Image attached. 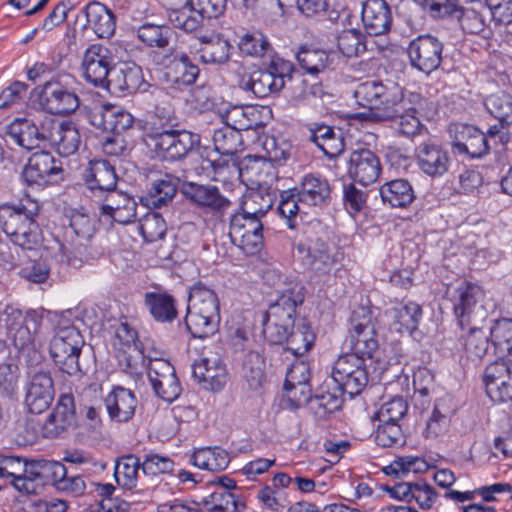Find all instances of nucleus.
Returning <instances> with one entry per match:
<instances>
[{
	"label": "nucleus",
	"mask_w": 512,
	"mask_h": 512,
	"mask_svg": "<svg viewBox=\"0 0 512 512\" xmlns=\"http://www.w3.org/2000/svg\"><path fill=\"white\" fill-rule=\"evenodd\" d=\"M39 208L35 201L26 199L18 205L0 208V226L10 240L23 249H33L41 240L36 221Z\"/></svg>",
	"instance_id": "1"
},
{
	"label": "nucleus",
	"mask_w": 512,
	"mask_h": 512,
	"mask_svg": "<svg viewBox=\"0 0 512 512\" xmlns=\"http://www.w3.org/2000/svg\"><path fill=\"white\" fill-rule=\"evenodd\" d=\"M304 301L302 287L294 285L283 291L269 306L263 323V335L271 344H284L295 326L296 308Z\"/></svg>",
	"instance_id": "2"
},
{
	"label": "nucleus",
	"mask_w": 512,
	"mask_h": 512,
	"mask_svg": "<svg viewBox=\"0 0 512 512\" xmlns=\"http://www.w3.org/2000/svg\"><path fill=\"white\" fill-rule=\"evenodd\" d=\"M220 322L219 301L211 289L195 284L189 293L185 324L193 337L214 334Z\"/></svg>",
	"instance_id": "3"
},
{
	"label": "nucleus",
	"mask_w": 512,
	"mask_h": 512,
	"mask_svg": "<svg viewBox=\"0 0 512 512\" xmlns=\"http://www.w3.org/2000/svg\"><path fill=\"white\" fill-rule=\"evenodd\" d=\"M402 91L397 86H385L381 82L366 81L354 90L356 102L368 109L363 119L371 122L389 121L395 113L400 112L399 100Z\"/></svg>",
	"instance_id": "4"
},
{
	"label": "nucleus",
	"mask_w": 512,
	"mask_h": 512,
	"mask_svg": "<svg viewBox=\"0 0 512 512\" xmlns=\"http://www.w3.org/2000/svg\"><path fill=\"white\" fill-rule=\"evenodd\" d=\"M41 469L39 464L28 463L20 457L0 455V478L21 493L38 494L43 489Z\"/></svg>",
	"instance_id": "5"
},
{
	"label": "nucleus",
	"mask_w": 512,
	"mask_h": 512,
	"mask_svg": "<svg viewBox=\"0 0 512 512\" xmlns=\"http://www.w3.org/2000/svg\"><path fill=\"white\" fill-rule=\"evenodd\" d=\"M84 339L74 326L59 327L50 341V355L61 371L75 375L81 371L79 356Z\"/></svg>",
	"instance_id": "6"
},
{
	"label": "nucleus",
	"mask_w": 512,
	"mask_h": 512,
	"mask_svg": "<svg viewBox=\"0 0 512 512\" xmlns=\"http://www.w3.org/2000/svg\"><path fill=\"white\" fill-rule=\"evenodd\" d=\"M332 379L339 391L357 395L367 385L365 360L358 354L346 353L338 357L332 368Z\"/></svg>",
	"instance_id": "7"
},
{
	"label": "nucleus",
	"mask_w": 512,
	"mask_h": 512,
	"mask_svg": "<svg viewBox=\"0 0 512 512\" xmlns=\"http://www.w3.org/2000/svg\"><path fill=\"white\" fill-rule=\"evenodd\" d=\"M293 69L290 61L275 57L266 70L254 71L244 88L261 98L279 92L285 86V79L291 77Z\"/></svg>",
	"instance_id": "8"
},
{
	"label": "nucleus",
	"mask_w": 512,
	"mask_h": 512,
	"mask_svg": "<svg viewBox=\"0 0 512 512\" xmlns=\"http://www.w3.org/2000/svg\"><path fill=\"white\" fill-rule=\"evenodd\" d=\"M235 488L236 482L233 479L218 477L207 483L206 491L197 505L208 512H240L245 508V503L231 492Z\"/></svg>",
	"instance_id": "9"
},
{
	"label": "nucleus",
	"mask_w": 512,
	"mask_h": 512,
	"mask_svg": "<svg viewBox=\"0 0 512 512\" xmlns=\"http://www.w3.org/2000/svg\"><path fill=\"white\" fill-rule=\"evenodd\" d=\"M458 302L454 311L461 326L479 323L487 317L485 294L480 286L465 282L457 289Z\"/></svg>",
	"instance_id": "10"
},
{
	"label": "nucleus",
	"mask_w": 512,
	"mask_h": 512,
	"mask_svg": "<svg viewBox=\"0 0 512 512\" xmlns=\"http://www.w3.org/2000/svg\"><path fill=\"white\" fill-rule=\"evenodd\" d=\"M352 354H358L362 359L371 358L378 348L375 338V325L370 309L364 306L354 310L351 317Z\"/></svg>",
	"instance_id": "11"
},
{
	"label": "nucleus",
	"mask_w": 512,
	"mask_h": 512,
	"mask_svg": "<svg viewBox=\"0 0 512 512\" xmlns=\"http://www.w3.org/2000/svg\"><path fill=\"white\" fill-rule=\"evenodd\" d=\"M483 381L488 397L493 402L512 400V358L500 357L484 370Z\"/></svg>",
	"instance_id": "12"
},
{
	"label": "nucleus",
	"mask_w": 512,
	"mask_h": 512,
	"mask_svg": "<svg viewBox=\"0 0 512 512\" xmlns=\"http://www.w3.org/2000/svg\"><path fill=\"white\" fill-rule=\"evenodd\" d=\"M152 148L163 160H177L199 143V136L188 131H163L151 137Z\"/></svg>",
	"instance_id": "13"
},
{
	"label": "nucleus",
	"mask_w": 512,
	"mask_h": 512,
	"mask_svg": "<svg viewBox=\"0 0 512 512\" xmlns=\"http://www.w3.org/2000/svg\"><path fill=\"white\" fill-rule=\"evenodd\" d=\"M153 60L166 68L165 75L174 84L192 85L199 75L198 66L190 61L188 55L174 49L154 52Z\"/></svg>",
	"instance_id": "14"
},
{
	"label": "nucleus",
	"mask_w": 512,
	"mask_h": 512,
	"mask_svg": "<svg viewBox=\"0 0 512 512\" xmlns=\"http://www.w3.org/2000/svg\"><path fill=\"white\" fill-rule=\"evenodd\" d=\"M261 220L235 214L230 222L229 236L245 254L254 255L263 245Z\"/></svg>",
	"instance_id": "15"
},
{
	"label": "nucleus",
	"mask_w": 512,
	"mask_h": 512,
	"mask_svg": "<svg viewBox=\"0 0 512 512\" xmlns=\"http://www.w3.org/2000/svg\"><path fill=\"white\" fill-rule=\"evenodd\" d=\"M46 142L57 148L60 155L74 154L81 143L80 133L73 122L59 121L51 116L43 119Z\"/></svg>",
	"instance_id": "16"
},
{
	"label": "nucleus",
	"mask_w": 512,
	"mask_h": 512,
	"mask_svg": "<svg viewBox=\"0 0 512 512\" xmlns=\"http://www.w3.org/2000/svg\"><path fill=\"white\" fill-rule=\"evenodd\" d=\"M443 44L430 35L419 36L408 47V55L413 67L429 74L436 70L442 60Z\"/></svg>",
	"instance_id": "17"
},
{
	"label": "nucleus",
	"mask_w": 512,
	"mask_h": 512,
	"mask_svg": "<svg viewBox=\"0 0 512 512\" xmlns=\"http://www.w3.org/2000/svg\"><path fill=\"white\" fill-rule=\"evenodd\" d=\"M155 394L166 402H172L181 393V386L174 367L164 359H152L147 370Z\"/></svg>",
	"instance_id": "18"
},
{
	"label": "nucleus",
	"mask_w": 512,
	"mask_h": 512,
	"mask_svg": "<svg viewBox=\"0 0 512 512\" xmlns=\"http://www.w3.org/2000/svg\"><path fill=\"white\" fill-rule=\"evenodd\" d=\"M54 396V382L48 371L40 370L30 375L25 391V405L29 412H44L50 407Z\"/></svg>",
	"instance_id": "19"
},
{
	"label": "nucleus",
	"mask_w": 512,
	"mask_h": 512,
	"mask_svg": "<svg viewBox=\"0 0 512 512\" xmlns=\"http://www.w3.org/2000/svg\"><path fill=\"white\" fill-rule=\"evenodd\" d=\"M40 104L51 114L74 112L79 106L78 96L59 82H47L39 95Z\"/></svg>",
	"instance_id": "20"
},
{
	"label": "nucleus",
	"mask_w": 512,
	"mask_h": 512,
	"mask_svg": "<svg viewBox=\"0 0 512 512\" xmlns=\"http://www.w3.org/2000/svg\"><path fill=\"white\" fill-rule=\"evenodd\" d=\"M449 131L453 137L452 146L459 153L477 158L488 152L486 135L476 127L455 124L450 127Z\"/></svg>",
	"instance_id": "21"
},
{
	"label": "nucleus",
	"mask_w": 512,
	"mask_h": 512,
	"mask_svg": "<svg viewBox=\"0 0 512 512\" xmlns=\"http://www.w3.org/2000/svg\"><path fill=\"white\" fill-rule=\"evenodd\" d=\"M361 20L365 31L372 36L388 33L392 25V14L385 0H366L362 6Z\"/></svg>",
	"instance_id": "22"
},
{
	"label": "nucleus",
	"mask_w": 512,
	"mask_h": 512,
	"mask_svg": "<svg viewBox=\"0 0 512 512\" xmlns=\"http://www.w3.org/2000/svg\"><path fill=\"white\" fill-rule=\"evenodd\" d=\"M110 67V52L106 47L94 44L85 51L82 68L87 81L94 85L107 83Z\"/></svg>",
	"instance_id": "23"
},
{
	"label": "nucleus",
	"mask_w": 512,
	"mask_h": 512,
	"mask_svg": "<svg viewBox=\"0 0 512 512\" xmlns=\"http://www.w3.org/2000/svg\"><path fill=\"white\" fill-rule=\"evenodd\" d=\"M380 172V161L370 150L362 149L351 154L348 173L354 181L368 186L379 178Z\"/></svg>",
	"instance_id": "24"
},
{
	"label": "nucleus",
	"mask_w": 512,
	"mask_h": 512,
	"mask_svg": "<svg viewBox=\"0 0 512 512\" xmlns=\"http://www.w3.org/2000/svg\"><path fill=\"white\" fill-rule=\"evenodd\" d=\"M193 376L208 390H220L226 382V368L216 353H211L198 361L192 367Z\"/></svg>",
	"instance_id": "25"
},
{
	"label": "nucleus",
	"mask_w": 512,
	"mask_h": 512,
	"mask_svg": "<svg viewBox=\"0 0 512 512\" xmlns=\"http://www.w3.org/2000/svg\"><path fill=\"white\" fill-rule=\"evenodd\" d=\"M137 203L128 194L111 191L106 194L101 205V214L122 225L132 223L136 219Z\"/></svg>",
	"instance_id": "26"
},
{
	"label": "nucleus",
	"mask_w": 512,
	"mask_h": 512,
	"mask_svg": "<svg viewBox=\"0 0 512 512\" xmlns=\"http://www.w3.org/2000/svg\"><path fill=\"white\" fill-rule=\"evenodd\" d=\"M75 423V406L72 395H62L53 412L43 424V434L48 438L60 436Z\"/></svg>",
	"instance_id": "27"
},
{
	"label": "nucleus",
	"mask_w": 512,
	"mask_h": 512,
	"mask_svg": "<svg viewBox=\"0 0 512 512\" xmlns=\"http://www.w3.org/2000/svg\"><path fill=\"white\" fill-rule=\"evenodd\" d=\"M6 134L17 145L27 150L39 148L46 142L43 120L38 127L29 119L17 118L6 126Z\"/></svg>",
	"instance_id": "28"
},
{
	"label": "nucleus",
	"mask_w": 512,
	"mask_h": 512,
	"mask_svg": "<svg viewBox=\"0 0 512 512\" xmlns=\"http://www.w3.org/2000/svg\"><path fill=\"white\" fill-rule=\"evenodd\" d=\"M310 370L307 363H294L286 374L284 389L291 401L297 406L306 404L311 399Z\"/></svg>",
	"instance_id": "29"
},
{
	"label": "nucleus",
	"mask_w": 512,
	"mask_h": 512,
	"mask_svg": "<svg viewBox=\"0 0 512 512\" xmlns=\"http://www.w3.org/2000/svg\"><path fill=\"white\" fill-rule=\"evenodd\" d=\"M183 193L194 204L211 212H223L230 205V201L215 186L191 182L183 187Z\"/></svg>",
	"instance_id": "30"
},
{
	"label": "nucleus",
	"mask_w": 512,
	"mask_h": 512,
	"mask_svg": "<svg viewBox=\"0 0 512 512\" xmlns=\"http://www.w3.org/2000/svg\"><path fill=\"white\" fill-rule=\"evenodd\" d=\"M296 250L303 264L316 272H324L332 264L327 245L319 239L300 241Z\"/></svg>",
	"instance_id": "31"
},
{
	"label": "nucleus",
	"mask_w": 512,
	"mask_h": 512,
	"mask_svg": "<svg viewBox=\"0 0 512 512\" xmlns=\"http://www.w3.org/2000/svg\"><path fill=\"white\" fill-rule=\"evenodd\" d=\"M144 83L142 69L134 63H124L112 72L107 87L113 93H135Z\"/></svg>",
	"instance_id": "32"
},
{
	"label": "nucleus",
	"mask_w": 512,
	"mask_h": 512,
	"mask_svg": "<svg viewBox=\"0 0 512 512\" xmlns=\"http://www.w3.org/2000/svg\"><path fill=\"white\" fill-rule=\"evenodd\" d=\"M105 405L112 419L127 422L135 413L137 400L130 390L116 387L105 398Z\"/></svg>",
	"instance_id": "33"
},
{
	"label": "nucleus",
	"mask_w": 512,
	"mask_h": 512,
	"mask_svg": "<svg viewBox=\"0 0 512 512\" xmlns=\"http://www.w3.org/2000/svg\"><path fill=\"white\" fill-rule=\"evenodd\" d=\"M417 157L420 168L427 175L440 176L448 170V154L435 143L421 144L418 148Z\"/></svg>",
	"instance_id": "34"
},
{
	"label": "nucleus",
	"mask_w": 512,
	"mask_h": 512,
	"mask_svg": "<svg viewBox=\"0 0 512 512\" xmlns=\"http://www.w3.org/2000/svg\"><path fill=\"white\" fill-rule=\"evenodd\" d=\"M60 167L55 158L49 152L34 153L24 167L22 177L29 184H39L48 176L57 174Z\"/></svg>",
	"instance_id": "35"
},
{
	"label": "nucleus",
	"mask_w": 512,
	"mask_h": 512,
	"mask_svg": "<svg viewBox=\"0 0 512 512\" xmlns=\"http://www.w3.org/2000/svg\"><path fill=\"white\" fill-rule=\"evenodd\" d=\"M85 181L90 190L115 191L117 176L114 167L106 160L91 161L85 172Z\"/></svg>",
	"instance_id": "36"
},
{
	"label": "nucleus",
	"mask_w": 512,
	"mask_h": 512,
	"mask_svg": "<svg viewBox=\"0 0 512 512\" xmlns=\"http://www.w3.org/2000/svg\"><path fill=\"white\" fill-rule=\"evenodd\" d=\"M203 44L199 50L200 60L206 64L223 65L230 60L232 45L227 39L217 36H200Z\"/></svg>",
	"instance_id": "37"
},
{
	"label": "nucleus",
	"mask_w": 512,
	"mask_h": 512,
	"mask_svg": "<svg viewBox=\"0 0 512 512\" xmlns=\"http://www.w3.org/2000/svg\"><path fill=\"white\" fill-rule=\"evenodd\" d=\"M422 309L415 302H407L390 311L391 327L399 333H412L418 327Z\"/></svg>",
	"instance_id": "38"
},
{
	"label": "nucleus",
	"mask_w": 512,
	"mask_h": 512,
	"mask_svg": "<svg viewBox=\"0 0 512 512\" xmlns=\"http://www.w3.org/2000/svg\"><path fill=\"white\" fill-rule=\"evenodd\" d=\"M299 200L302 204L320 205L330 195V187L326 179L313 174L303 177L298 191Z\"/></svg>",
	"instance_id": "39"
},
{
	"label": "nucleus",
	"mask_w": 512,
	"mask_h": 512,
	"mask_svg": "<svg viewBox=\"0 0 512 512\" xmlns=\"http://www.w3.org/2000/svg\"><path fill=\"white\" fill-rule=\"evenodd\" d=\"M273 202L274 196L272 193L263 190H251L243 196L240 212L237 214L261 220L272 207Z\"/></svg>",
	"instance_id": "40"
},
{
	"label": "nucleus",
	"mask_w": 512,
	"mask_h": 512,
	"mask_svg": "<svg viewBox=\"0 0 512 512\" xmlns=\"http://www.w3.org/2000/svg\"><path fill=\"white\" fill-rule=\"evenodd\" d=\"M86 17L98 37L108 38L113 35L115 18L105 5L99 2L90 3L86 7Z\"/></svg>",
	"instance_id": "41"
},
{
	"label": "nucleus",
	"mask_w": 512,
	"mask_h": 512,
	"mask_svg": "<svg viewBox=\"0 0 512 512\" xmlns=\"http://www.w3.org/2000/svg\"><path fill=\"white\" fill-rule=\"evenodd\" d=\"M380 195L383 202L392 207H406L415 198L412 186L405 179H396L385 183L380 188Z\"/></svg>",
	"instance_id": "42"
},
{
	"label": "nucleus",
	"mask_w": 512,
	"mask_h": 512,
	"mask_svg": "<svg viewBox=\"0 0 512 512\" xmlns=\"http://www.w3.org/2000/svg\"><path fill=\"white\" fill-rule=\"evenodd\" d=\"M177 186L178 179L171 175H165L164 178L154 180L145 197L147 205L153 208L166 206L174 198Z\"/></svg>",
	"instance_id": "43"
},
{
	"label": "nucleus",
	"mask_w": 512,
	"mask_h": 512,
	"mask_svg": "<svg viewBox=\"0 0 512 512\" xmlns=\"http://www.w3.org/2000/svg\"><path fill=\"white\" fill-rule=\"evenodd\" d=\"M314 341L315 334L310 325L301 319L295 324L284 344L293 355L302 356L312 348Z\"/></svg>",
	"instance_id": "44"
},
{
	"label": "nucleus",
	"mask_w": 512,
	"mask_h": 512,
	"mask_svg": "<svg viewBox=\"0 0 512 512\" xmlns=\"http://www.w3.org/2000/svg\"><path fill=\"white\" fill-rule=\"evenodd\" d=\"M145 304L157 321L170 322L177 316L174 298L165 292H149L145 294Z\"/></svg>",
	"instance_id": "45"
},
{
	"label": "nucleus",
	"mask_w": 512,
	"mask_h": 512,
	"mask_svg": "<svg viewBox=\"0 0 512 512\" xmlns=\"http://www.w3.org/2000/svg\"><path fill=\"white\" fill-rule=\"evenodd\" d=\"M484 105L494 116L501 127L512 125V95L505 91H497L486 97Z\"/></svg>",
	"instance_id": "46"
},
{
	"label": "nucleus",
	"mask_w": 512,
	"mask_h": 512,
	"mask_svg": "<svg viewBox=\"0 0 512 512\" xmlns=\"http://www.w3.org/2000/svg\"><path fill=\"white\" fill-rule=\"evenodd\" d=\"M242 374L252 390L262 387L265 382V361L256 351H249L242 362Z\"/></svg>",
	"instance_id": "47"
},
{
	"label": "nucleus",
	"mask_w": 512,
	"mask_h": 512,
	"mask_svg": "<svg viewBox=\"0 0 512 512\" xmlns=\"http://www.w3.org/2000/svg\"><path fill=\"white\" fill-rule=\"evenodd\" d=\"M191 462L200 469L221 471L228 466L230 459L228 453L223 449L203 448L193 453Z\"/></svg>",
	"instance_id": "48"
},
{
	"label": "nucleus",
	"mask_w": 512,
	"mask_h": 512,
	"mask_svg": "<svg viewBox=\"0 0 512 512\" xmlns=\"http://www.w3.org/2000/svg\"><path fill=\"white\" fill-rule=\"evenodd\" d=\"M490 335L499 358H512V320H497L490 329Z\"/></svg>",
	"instance_id": "49"
},
{
	"label": "nucleus",
	"mask_w": 512,
	"mask_h": 512,
	"mask_svg": "<svg viewBox=\"0 0 512 512\" xmlns=\"http://www.w3.org/2000/svg\"><path fill=\"white\" fill-rule=\"evenodd\" d=\"M168 20L174 27L186 32L196 31L203 22V18L195 9L191 0L181 8L169 10Z\"/></svg>",
	"instance_id": "50"
},
{
	"label": "nucleus",
	"mask_w": 512,
	"mask_h": 512,
	"mask_svg": "<svg viewBox=\"0 0 512 512\" xmlns=\"http://www.w3.org/2000/svg\"><path fill=\"white\" fill-rule=\"evenodd\" d=\"M213 143L215 150L224 156L236 154L242 144L239 129L225 125L214 131Z\"/></svg>",
	"instance_id": "51"
},
{
	"label": "nucleus",
	"mask_w": 512,
	"mask_h": 512,
	"mask_svg": "<svg viewBox=\"0 0 512 512\" xmlns=\"http://www.w3.org/2000/svg\"><path fill=\"white\" fill-rule=\"evenodd\" d=\"M401 110L395 113L389 121H398L399 132L406 136H414L419 133L422 124L416 115V109L410 105V102L405 100L403 93L399 100Z\"/></svg>",
	"instance_id": "52"
},
{
	"label": "nucleus",
	"mask_w": 512,
	"mask_h": 512,
	"mask_svg": "<svg viewBox=\"0 0 512 512\" xmlns=\"http://www.w3.org/2000/svg\"><path fill=\"white\" fill-rule=\"evenodd\" d=\"M297 60L300 66L312 75L325 71L330 64L326 51L314 48H301L297 53Z\"/></svg>",
	"instance_id": "53"
},
{
	"label": "nucleus",
	"mask_w": 512,
	"mask_h": 512,
	"mask_svg": "<svg viewBox=\"0 0 512 512\" xmlns=\"http://www.w3.org/2000/svg\"><path fill=\"white\" fill-rule=\"evenodd\" d=\"M104 130L121 134L132 128L134 117L122 108L107 107L102 114Z\"/></svg>",
	"instance_id": "54"
},
{
	"label": "nucleus",
	"mask_w": 512,
	"mask_h": 512,
	"mask_svg": "<svg viewBox=\"0 0 512 512\" xmlns=\"http://www.w3.org/2000/svg\"><path fill=\"white\" fill-rule=\"evenodd\" d=\"M339 51L348 58L359 57L366 51L364 35L355 29L343 31L337 38Z\"/></svg>",
	"instance_id": "55"
},
{
	"label": "nucleus",
	"mask_w": 512,
	"mask_h": 512,
	"mask_svg": "<svg viewBox=\"0 0 512 512\" xmlns=\"http://www.w3.org/2000/svg\"><path fill=\"white\" fill-rule=\"evenodd\" d=\"M70 227L78 238V243L75 244L74 250L77 246H85L95 234V221L87 214L75 211L70 216Z\"/></svg>",
	"instance_id": "56"
},
{
	"label": "nucleus",
	"mask_w": 512,
	"mask_h": 512,
	"mask_svg": "<svg viewBox=\"0 0 512 512\" xmlns=\"http://www.w3.org/2000/svg\"><path fill=\"white\" fill-rule=\"evenodd\" d=\"M140 463L134 456H126L120 459L115 467V478L119 485L131 489L136 486Z\"/></svg>",
	"instance_id": "57"
},
{
	"label": "nucleus",
	"mask_w": 512,
	"mask_h": 512,
	"mask_svg": "<svg viewBox=\"0 0 512 512\" xmlns=\"http://www.w3.org/2000/svg\"><path fill=\"white\" fill-rule=\"evenodd\" d=\"M489 347L488 336L485 331L471 328L464 339V350L468 358L480 360L487 353Z\"/></svg>",
	"instance_id": "58"
},
{
	"label": "nucleus",
	"mask_w": 512,
	"mask_h": 512,
	"mask_svg": "<svg viewBox=\"0 0 512 512\" xmlns=\"http://www.w3.org/2000/svg\"><path fill=\"white\" fill-rule=\"evenodd\" d=\"M408 405L406 401L400 397H394L384 402L381 408L376 412L374 418L379 422H398L407 413Z\"/></svg>",
	"instance_id": "59"
},
{
	"label": "nucleus",
	"mask_w": 512,
	"mask_h": 512,
	"mask_svg": "<svg viewBox=\"0 0 512 512\" xmlns=\"http://www.w3.org/2000/svg\"><path fill=\"white\" fill-rule=\"evenodd\" d=\"M140 232L145 241L155 242L164 237L166 223L159 214L148 213L140 221Z\"/></svg>",
	"instance_id": "60"
},
{
	"label": "nucleus",
	"mask_w": 512,
	"mask_h": 512,
	"mask_svg": "<svg viewBox=\"0 0 512 512\" xmlns=\"http://www.w3.org/2000/svg\"><path fill=\"white\" fill-rule=\"evenodd\" d=\"M344 391H339L337 388V392H322L319 395H316L314 398L311 397L309 400L311 404V408L315 410V413L319 416H324L327 413H332L338 410L342 405V393Z\"/></svg>",
	"instance_id": "61"
},
{
	"label": "nucleus",
	"mask_w": 512,
	"mask_h": 512,
	"mask_svg": "<svg viewBox=\"0 0 512 512\" xmlns=\"http://www.w3.org/2000/svg\"><path fill=\"white\" fill-rule=\"evenodd\" d=\"M376 443L382 447H391L403 442V433L396 422H380L375 434Z\"/></svg>",
	"instance_id": "62"
},
{
	"label": "nucleus",
	"mask_w": 512,
	"mask_h": 512,
	"mask_svg": "<svg viewBox=\"0 0 512 512\" xmlns=\"http://www.w3.org/2000/svg\"><path fill=\"white\" fill-rule=\"evenodd\" d=\"M238 45L247 55L263 56L269 47V42L261 32L255 31L243 35Z\"/></svg>",
	"instance_id": "63"
},
{
	"label": "nucleus",
	"mask_w": 512,
	"mask_h": 512,
	"mask_svg": "<svg viewBox=\"0 0 512 512\" xmlns=\"http://www.w3.org/2000/svg\"><path fill=\"white\" fill-rule=\"evenodd\" d=\"M459 19L460 25L466 33L479 34L484 31L486 21L483 15L474 9L460 10L456 14Z\"/></svg>",
	"instance_id": "64"
}]
</instances>
